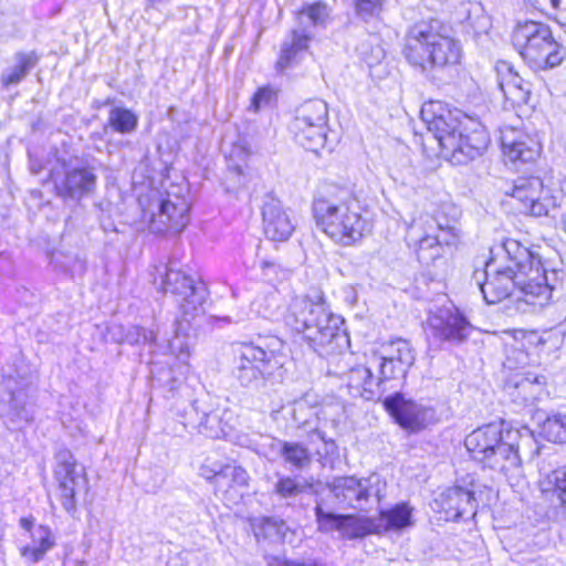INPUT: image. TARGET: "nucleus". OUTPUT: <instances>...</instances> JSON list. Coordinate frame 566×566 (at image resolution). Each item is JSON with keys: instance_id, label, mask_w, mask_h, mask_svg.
Wrapping results in <instances>:
<instances>
[{"instance_id": "dca6fc26", "label": "nucleus", "mask_w": 566, "mask_h": 566, "mask_svg": "<svg viewBox=\"0 0 566 566\" xmlns=\"http://www.w3.org/2000/svg\"><path fill=\"white\" fill-rule=\"evenodd\" d=\"M510 195L516 201V209L526 216H549L558 206L551 189L537 176L518 177Z\"/></svg>"}, {"instance_id": "9b49d317", "label": "nucleus", "mask_w": 566, "mask_h": 566, "mask_svg": "<svg viewBox=\"0 0 566 566\" xmlns=\"http://www.w3.org/2000/svg\"><path fill=\"white\" fill-rule=\"evenodd\" d=\"M298 29L291 32L290 38L284 40L281 46L276 67L284 71L296 64L302 57L303 53L308 49V43L312 38L310 28L319 27L326 23L328 19L327 6L322 2H316L302 9L297 15Z\"/></svg>"}, {"instance_id": "c85d7f7f", "label": "nucleus", "mask_w": 566, "mask_h": 566, "mask_svg": "<svg viewBox=\"0 0 566 566\" xmlns=\"http://www.w3.org/2000/svg\"><path fill=\"white\" fill-rule=\"evenodd\" d=\"M279 308V300L275 294L258 295L250 305L249 312H237L233 315L220 317L221 321L230 324H240L254 317L272 318Z\"/></svg>"}, {"instance_id": "4468645a", "label": "nucleus", "mask_w": 566, "mask_h": 566, "mask_svg": "<svg viewBox=\"0 0 566 566\" xmlns=\"http://www.w3.org/2000/svg\"><path fill=\"white\" fill-rule=\"evenodd\" d=\"M387 483L377 473L365 479L355 476H337L328 483L329 491L343 504L364 510L371 499L377 502L385 496Z\"/></svg>"}, {"instance_id": "39448f33", "label": "nucleus", "mask_w": 566, "mask_h": 566, "mask_svg": "<svg viewBox=\"0 0 566 566\" xmlns=\"http://www.w3.org/2000/svg\"><path fill=\"white\" fill-rule=\"evenodd\" d=\"M520 432L503 421L490 422L467 436L464 444L472 458L485 468L513 475L521 469Z\"/></svg>"}, {"instance_id": "79ce46f5", "label": "nucleus", "mask_w": 566, "mask_h": 566, "mask_svg": "<svg viewBox=\"0 0 566 566\" xmlns=\"http://www.w3.org/2000/svg\"><path fill=\"white\" fill-rule=\"evenodd\" d=\"M347 538H361L371 533L370 523L353 515H345L340 531Z\"/></svg>"}, {"instance_id": "864d4df0", "label": "nucleus", "mask_w": 566, "mask_h": 566, "mask_svg": "<svg viewBox=\"0 0 566 566\" xmlns=\"http://www.w3.org/2000/svg\"><path fill=\"white\" fill-rule=\"evenodd\" d=\"M545 382V377L541 375L527 374L516 384V388L525 391L530 386H541Z\"/></svg>"}, {"instance_id": "09e8293b", "label": "nucleus", "mask_w": 566, "mask_h": 566, "mask_svg": "<svg viewBox=\"0 0 566 566\" xmlns=\"http://www.w3.org/2000/svg\"><path fill=\"white\" fill-rule=\"evenodd\" d=\"M263 276L269 281H279L285 279L289 274L287 270L283 269L274 261L263 260L260 263Z\"/></svg>"}, {"instance_id": "2eb2a0df", "label": "nucleus", "mask_w": 566, "mask_h": 566, "mask_svg": "<svg viewBox=\"0 0 566 566\" xmlns=\"http://www.w3.org/2000/svg\"><path fill=\"white\" fill-rule=\"evenodd\" d=\"M472 329L469 321L458 311L439 308L427 318L424 333L430 347L440 348L442 344L459 345Z\"/></svg>"}, {"instance_id": "ddd939ff", "label": "nucleus", "mask_w": 566, "mask_h": 566, "mask_svg": "<svg viewBox=\"0 0 566 566\" xmlns=\"http://www.w3.org/2000/svg\"><path fill=\"white\" fill-rule=\"evenodd\" d=\"M180 416L185 428L197 429L199 433L211 439L226 437L233 428V413L228 409L214 407L208 396L191 401Z\"/></svg>"}, {"instance_id": "f8f14e48", "label": "nucleus", "mask_w": 566, "mask_h": 566, "mask_svg": "<svg viewBox=\"0 0 566 566\" xmlns=\"http://www.w3.org/2000/svg\"><path fill=\"white\" fill-rule=\"evenodd\" d=\"M151 211H144L143 218L148 222V229L156 234L167 232L180 233L189 222L190 203L188 199L175 191L168 190L151 203Z\"/></svg>"}, {"instance_id": "20e7f679", "label": "nucleus", "mask_w": 566, "mask_h": 566, "mask_svg": "<svg viewBox=\"0 0 566 566\" xmlns=\"http://www.w3.org/2000/svg\"><path fill=\"white\" fill-rule=\"evenodd\" d=\"M318 228L343 245H352L364 237L366 223L348 185L327 182L313 202Z\"/></svg>"}, {"instance_id": "f03ea898", "label": "nucleus", "mask_w": 566, "mask_h": 566, "mask_svg": "<svg viewBox=\"0 0 566 566\" xmlns=\"http://www.w3.org/2000/svg\"><path fill=\"white\" fill-rule=\"evenodd\" d=\"M407 62L433 85L449 84L462 59V46L449 24L438 19L412 25L405 38Z\"/></svg>"}, {"instance_id": "7c9ffc66", "label": "nucleus", "mask_w": 566, "mask_h": 566, "mask_svg": "<svg viewBox=\"0 0 566 566\" xmlns=\"http://www.w3.org/2000/svg\"><path fill=\"white\" fill-rule=\"evenodd\" d=\"M348 386L361 390V396L370 400L380 396L385 389L380 388V381H377L373 375L371 367L356 366L348 373Z\"/></svg>"}, {"instance_id": "13d9d810", "label": "nucleus", "mask_w": 566, "mask_h": 566, "mask_svg": "<svg viewBox=\"0 0 566 566\" xmlns=\"http://www.w3.org/2000/svg\"><path fill=\"white\" fill-rule=\"evenodd\" d=\"M560 228L566 234V213L562 218Z\"/></svg>"}, {"instance_id": "c03bdc74", "label": "nucleus", "mask_w": 566, "mask_h": 566, "mask_svg": "<svg viewBox=\"0 0 566 566\" xmlns=\"http://www.w3.org/2000/svg\"><path fill=\"white\" fill-rule=\"evenodd\" d=\"M219 474L223 475V485L228 482L231 485H248L249 474L242 467L226 464L224 468H220Z\"/></svg>"}, {"instance_id": "de8ad7c7", "label": "nucleus", "mask_w": 566, "mask_h": 566, "mask_svg": "<svg viewBox=\"0 0 566 566\" xmlns=\"http://www.w3.org/2000/svg\"><path fill=\"white\" fill-rule=\"evenodd\" d=\"M381 1L382 0H354L355 12L360 19L368 21L380 13Z\"/></svg>"}, {"instance_id": "ea45409f", "label": "nucleus", "mask_w": 566, "mask_h": 566, "mask_svg": "<svg viewBox=\"0 0 566 566\" xmlns=\"http://www.w3.org/2000/svg\"><path fill=\"white\" fill-rule=\"evenodd\" d=\"M547 440L555 443H566V413L548 417L543 423Z\"/></svg>"}, {"instance_id": "72a5a7b5", "label": "nucleus", "mask_w": 566, "mask_h": 566, "mask_svg": "<svg viewBox=\"0 0 566 566\" xmlns=\"http://www.w3.org/2000/svg\"><path fill=\"white\" fill-rule=\"evenodd\" d=\"M107 125L113 132L128 135L138 127V115L129 108L114 106L109 109Z\"/></svg>"}, {"instance_id": "4be33fe9", "label": "nucleus", "mask_w": 566, "mask_h": 566, "mask_svg": "<svg viewBox=\"0 0 566 566\" xmlns=\"http://www.w3.org/2000/svg\"><path fill=\"white\" fill-rule=\"evenodd\" d=\"M96 180L90 167L67 168L63 178L55 181L56 195L64 200L80 201L94 191Z\"/></svg>"}, {"instance_id": "bb28decb", "label": "nucleus", "mask_w": 566, "mask_h": 566, "mask_svg": "<svg viewBox=\"0 0 566 566\" xmlns=\"http://www.w3.org/2000/svg\"><path fill=\"white\" fill-rule=\"evenodd\" d=\"M432 223L439 233H427L419 239L418 243V259L426 263L439 258L441 254V244H450L454 238L452 233L454 227L449 221L443 224L437 219H432Z\"/></svg>"}, {"instance_id": "473e14b6", "label": "nucleus", "mask_w": 566, "mask_h": 566, "mask_svg": "<svg viewBox=\"0 0 566 566\" xmlns=\"http://www.w3.org/2000/svg\"><path fill=\"white\" fill-rule=\"evenodd\" d=\"M17 64L6 70L1 75V82L4 86L20 83L27 74L35 66L38 56L34 52L15 54Z\"/></svg>"}, {"instance_id": "0eeeda50", "label": "nucleus", "mask_w": 566, "mask_h": 566, "mask_svg": "<svg viewBox=\"0 0 566 566\" xmlns=\"http://www.w3.org/2000/svg\"><path fill=\"white\" fill-rule=\"evenodd\" d=\"M233 373L241 386L252 389L280 384L284 378L279 356L253 343H243L238 347Z\"/></svg>"}, {"instance_id": "4c0bfd02", "label": "nucleus", "mask_w": 566, "mask_h": 566, "mask_svg": "<svg viewBox=\"0 0 566 566\" xmlns=\"http://www.w3.org/2000/svg\"><path fill=\"white\" fill-rule=\"evenodd\" d=\"M380 521L387 530L399 531L411 524V510L406 504H398L380 513Z\"/></svg>"}, {"instance_id": "603ef678", "label": "nucleus", "mask_w": 566, "mask_h": 566, "mask_svg": "<svg viewBox=\"0 0 566 566\" xmlns=\"http://www.w3.org/2000/svg\"><path fill=\"white\" fill-rule=\"evenodd\" d=\"M273 97V91L269 87L259 88L252 97V107L258 111L268 105Z\"/></svg>"}, {"instance_id": "cd10ccee", "label": "nucleus", "mask_w": 566, "mask_h": 566, "mask_svg": "<svg viewBox=\"0 0 566 566\" xmlns=\"http://www.w3.org/2000/svg\"><path fill=\"white\" fill-rule=\"evenodd\" d=\"M270 449L291 469L304 470L312 463L310 450L301 442L272 439Z\"/></svg>"}, {"instance_id": "a18cd8bd", "label": "nucleus", "mask_w": 566, "mask_h": 566, "mask_svg": "<svg viewBox=\"0 0 566 566\" xmlns=\"http://www.w3.org/2000/svg\"><path fill=\"white\" fill-rule=\"evenodd\" d=\"M203 554L199 551H182L171 556L167 566H202Z\"/></svg>"}, {"instance_id": "a211bd4d", "label": "nucleus", "mask_w": 566, "mask_h": 566, "mask_svg": "<svg viewBox=\"0 0 566 566\" xmlns=\"http://www.w3.org/2000/svg\"><path fill=\"white\" fill-rule=\"evenodd\" d=\"M384 407L409 434L424 430L433 419V410L412 399H407L402 394L396 392L384 399Z\"/></svg>"}, {"instance_id": "b1692460", "label": "nucleus", "mask_w": 566, "mask_h": 566, "mask_svg": "<svg viewBox=\"0 0 566 566\" xmlns=\"http://www.w3.org/2000/svg\"><path fill=\"white\" fill-rule=\"evenodd\" d=\"M497 84L506 101L512 106L526 105L532 94V84L525 81L509 63L502 62L496 67Z\"/></svg>"}, {"instance_id": "6e6552de", "label": "nucleus", "mask_w": 566, "mask_h": 566, "mask_svg": "<svg viewBox=\"0 0 566 566\" xmlns=\"http://www.w3.org/2000/svg\"><path fill=\"white\" fill-rule=\"evenodd\" d=\"M160 285L165 293L175 296L179 304V314L187 319H196L203 314V305L208 298V289L203 281L175 268L174 262L158 269Z\"/></svg>"}, {"instance_id": "3c124183", "label": "nucleus", "mask_w": 566, "mask_h": 566, "mask_svg": "<svg viewBox=\"0 0 566 566\" xmlns=\"http://www.w3.org/2000/svg\"><path fill=\"white\" fill-rule=\"evenodd\" d=\"M357 51L359 52V54L361 55V57L368 65L378 63L385 55L382 49L379 46L370 49V53H369V44L366 42H363L357 48Z\"/></svg>"}, {"instance_id": "a878e982", "label": "nucleus", "mask_w": 566, "mask_h": 566, "mask_svg": "<svg viewBox=\"0 0 566 566\" xmlns=\"http://www.w3.org/2000/svg\"><path fill=\"white\" fill-rule=\"evenodd\" d=\"M455 21L462 27V31L478 38L486 34L492 27L491 18L484 7L478 1L461 2L454 12Z\"/></svg>"}, {"instance_id": "bf43d9fd", "label": "nucleus", "mask_w": 566, "mask_h": 566, "mask_svg": "<svg viewBox=\"0 0 566 566\" xmlns=\"http://www.w3.org/2000/svg\"><path fill=\"white\" fill-rule=\"evenodd\" d=\"M552 2H553V6H554V7H557V2H558V0H552Z\"/></svg>"}, {"instance_id": "e433bc0d", "label": "nucleus", "mask_w": 566, "mask_h": 566, "mask_svg": "<svg viewBox=\"0 0 566 566\" xmlns=\"http://www.w3.org/2000/svg\"><path fill=\"white\" fill-rule=\"evenodd\" d=\"M384 355L389 359L401 363L407 367H411L415 363V352L410 343L406 339L397 338L382 347Z\"/></svg>"}, {"instance_id": "052dcab7", "label": "nucleus", "mask_w": 566, "mask_h": 566, "mask_svg": "<svg viewBox=\"0 0 566 566\" xmlns=\"http://www.w3.org/2000/svg\"><path fill=\"white\" fill-rule=\"evenodd\" d=\"M111 102H112V101L108 98V99L105 102V105L111 104Z\"/></svg>"}, {"instance_id": "58836bf2", "label": "nucleus", "mask_w": 566, "mask_h": 566, "mask_svg": "<svg viewBox=\"0 0 566 566\" xmlns=\"http://www.w3.org/2000/svg\"><path fill=\"white\" fill-rule=\"evenodd\" d=\"M314 512L318 531L323 533L342 531L344 514L325 511L321 501H316Z\"/></svg>"}, {"instance_id": "a19ab883", "label": "nucleus", "mask_w": 566, "mask_h": 566, "mask_svg": "<svg viewBox=\"0 0 566 566\" xmlns=\"http://www.w3.org/2000/svg\"><path fill=\"white\" fill-rule=\"evenodd\" d=\"M544 492H552L557 496L559 504L566 507V465L554 470L547 476L546 486Z\"/></svg>"}, {"instance_id": "9d476101", "label": "nucleus", "mask_w": 566, "mask_h": 566, "mask_svg": "<svg viewBox=\"0 0 566 566\" xmlns=\"http://www.w3.org/2000/svg\"><path fill=\"white\" fill-rule=\"evenodd\" d=\"M420 117L441 147L442 156L449 159L451 151H454L455 139L462 129L464 118L470 117L459 109H451L440 101L424 103Z\"/></svg>"}, {"instance_id": "423d86ee", "label": "nucleus", "mask_w": 566, "mask_h": 566, "mask_svg": "<svg viewBox=\"0 0 566 566\" xmlns=\"http://www.w3.org/2000/svg\"><path fill=\"white\" fill-rule=\"evenodd\" d=\"M512 44L534 69H554L566 57L565 48L554 40L551 28L537 21L518 22L512 32Z\"/></svg>"}, {"instance_id": "2f4dec72", "label": "nucleus", "mask_w": 566, "mask_h": 566, "mask_svg": "<svg viewBox=\"0 0 566 566\" xmlns=\"http://www.w3.org/2000/svg\"><path fill=\"white\" fill-rule=\"evenodd\" d=\"M193 321L195 319L186 321L182 315L175 319V336L168 340V349L170 354L175 355L178 359L184 360L190 354L189 338Z\"/></svg>"}, {"instance_id": "f257e3e1", "label": "nucleus", "mask_w": 566, "mask_h": 566, "mask_svg": "<svg viewBox=\"0 0 566 566\" xmlns=\"http://www.w3.org/2000/svg\"><path fill=\"white\" fill-rule=\"evenodd\" d=\"M483 270L473 273V280L488 304L518 293L517 301L543 307L554 294L566 289V269L544 265L528 248L514 239H505L490 250Z\"/></svg>"}, {"instance_id": "5fc2aeb1", "label": "nucleus", "mask_w": 566, "mask_h": 566, "mask_svg": "<svg viewBox=\"0 0 566 566\" xmlns=\"http://www.w3.org/2000/svg\"><path fill=\"white\" fill-rule=\"evenodd\" d=\"M34 522H35V518L32 515H29V516L21 517L19 521V524L23 530L31 533L34 531L33 530Z\"/></svg>"}, {"instance_id": "c9c22d12", "label": "nucleus", "mask_w": 566, "mask_h": 566, "mask_svg": "<svg viewBox=\"0 0 566 566\" xmlns=\"http://www.w3.org/2000/svg\"><path fill=\"white\" fill-rule=\"evenodd\" d=\"M311 489L312 484L307 482L303 483L296 478L282 475L274 483L273 493L281 500H285L291 504V500H294L297 495Z\"/></svg>"}, {"instance_id": "49530a36", "label": "nucleus", "mask_w": 566, "mask_h": 566, "mask_svg": "<svg viewBox=\"0 0 566 566\" xmlns=\"http://www.w3.org/2000/svg\"><path fill=\"white\" fill-rule=\"evenodd\" d=\"M124 340L130 345H151L155 343L156 337L153 331H148L139 326H130L127 328Z\"/></svg>"}, {"instance_id": "f704fd0d", "label": "nucleus", "mask_w": 566, "mask_h": 566, "mask_svg": "<svg viewBox=\"0 0 566 566\" xmlns=\"http://www.w3.org/2000/svg\"><path fill=\"white\" fill-rule=\"evenodd\" d=\"M370 364L374 365L379 375L376 377L377 381H380V386L386 380L396 379L399 377H405L409 370V367L402 365L401 363H397L394 359H389L386 355H374L370 359Z\"/></svg>"}, {"instance_id": "8fccbe9b", "label": "nucleus", "mask_w": 566, "mask_h": 566, "mask_svg": "<svg viewBox=\"0 0 566 566\" xmlns=\"http://www.w3.org/2000/svg\"><path fill=\"white\" fill-rule=\"evenodd\" d=\"M226 464H221L218 462L209 463L207 461L200 468V474L207 480H214V483L218 486H223V475L219 474L220 468H224Z\"/></svg>"}, {"instance_id": "7ed1b4c3", "label": "nucleus", "mask_w": 566, "mask_h": 566, "mask_svg": "<svg viewBox=\"0 0 566 566\" xmlns=\"http://www.w3.org/2000/svg\"><path fill=\"white\" fill-rule=\"evenodd\" d=\"M284 319L319 355L340 352L349 343L342 318L331 312L322 294L295 297Z\"/></svg>"}, {"instance_id": "412c9836", "label": "nucleus", "mask_w": 566, "mask_h": 566, "mask_svg": "<svg viewBox=\"0 0 566 566\" xmlns=\"http://www.w3.org/2000/svg\"><path fill=\"white\" fill-rule=\"evenodd\" d=\"M501 145L504 156L516 166L534 163L541 153V145L534 137L514 128L502 132Z\"/></svg>"}, {"instance_id": "c756f323", "label": "nucleus", "mask_w": 566, "mask_h": 566, "mask_svg": "<svg viewBox=\"0 0 566 566\" xmlns=\"http://www.w3.org/2000/svg\"><path fill=\"white\" fill-rule=\"evenodd\" d=\"M31 543L20 549L21 556L31 563L40 562L55 546V537L46 525H39L30 534Z\"/></svg>"}, {"instance_id": "6ab92c4d", "label": "nucleus", "mask_w": 566, "mask_h": 566, "mask_svg": "<svg viewBox=\"0 0 566 566\" xmlns=\"http://www.w3.org/2000/svg\"><path fill=\"white\" fill-rule=\"evenodd\" d=\"M490 136L485 127L476 119L464 118L462 129L455 139L454 151H451L450 160L453 165H464L486 150Z\"/></svg>"}, {"instance_id": "6e6d98bb", "label": "nucleus", "mask_w": 566, "mask_h": 566, "mask_svg": "<svg viewBox=\"0 0 566 566\" xmlns=\"http://www.w3.org/2000/svg\"><path fill=\"white\" fill-rule=\"evenodd\" d=\"M316 437L321 441H323L327 447L331 446L332 448L335 447V442L332 439H327L325 432L314 429L311 431V438Z\"/></svg>"}, {"instance_id": "393cba45", "label": "nucleus", "mask_w": 566, "mask_h": 566, "mask_svg": "<svg viewBox=\"0 0 566 566\" xmlns=\"http://www.w3.org/2000/svg\"><path fill=\"white\" fill-rule=\"evenodd\" d=\"M446 513L447 520H460L467 513L474 514L476 500L474 493L461 486H452L443 491L436 500Z\"/></svg>"}, {"instance_id": "aec40b11", "label": "nucleus", "mask_w": 566, "mask_h": 566, "mask_svg": "<svg viewBox=\"0 0 566 566\" xmlns=\"http://www.w3.org/2000/svg\"><path fill=\"white\" fill-rule=\"evenodd\" d=\"M3 387L9 400L0 401V418L8 429L17 430L32 420V415L25 407V384L9 376L3 379Z\"/></svg>"}, {"instance_id": "5701e85b", "label": "nucleus", "mask_w": 566, "mask_h": 566, "mask_svg": "<svg viewBox=\"0 0 566 566\" xmlns=\"http://www.w3.org/2000/svg\"><path fill=\"white\" fill-rule=\"evenodd\" d=\"M262 220L264 233L272 241H286L295 229L282 202L272 196H266L263 203Z\"/></svg>"}, {"instance_id": "37998d69", "label": "nucleus", "mask_w": 566, "mask_h": 566, "mask_svg": "<svg viewBox=\"0 0 566 566\" xmlns=\"http://www.w3.org/2000/svg\"><path fill=\"white\" fill-rule=\"evenodd\" d=\"M247 185V176L241 166H229L224 177L223 186L228 193H237Z\"/></svg>"}, {"instance_id": "4d7b16f0", "label": "nucleus", "mask_w": 566, "mask_h": 566, "mask_svg": "<svg viewBox=\"0 0 566 566\" xmlns=\"http://www.w3.org/2000/svg\"><path fill=\"white\" fill-rule=\"evenodd\" d=\"M304 407H305V405H304L303 402H296V403H295V408H294V415H293L294 420H295L296 422H298V423H303V424H305V423H306V420L301 421V420L297 418L296 412H297V411H301L302 409H304Z\"/></svg>"}, {"instance_id": "1a4fd4ad", "label": "nucleus", "mask_w": 566, "mask_h": 566, "mask_svg": "<svg viewBox=\"0 0 566 566\" xmlns=\"http://www.w3.org/2000/svg\"><path fill=\"white\" fill-rule=\"evenodd\" d=\"M328 107L319 98L307 99L296 109L290 129L296 143L311 151H318L327 143Z\"/></svg>"}, {"instance_id": "f3484780", "label": "nucleus", "mask_w": 566, "mask_h": 566, "mask_svg": "<svg viewBox=\"0 0 566 566\" xmlns=\"http://www.w3.org/2000/svg\"><path fill=\"white\" fill-rule=\"evenodd\" d=\"M55 459L54 478L59 485L61 504L67 513L74 514L77 493L87 489L86 474L70 450H60Z\"/></svg>"}]
</instances>
